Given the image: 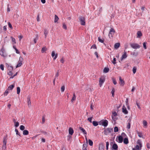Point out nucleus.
I'll list each match as a JSON object with an SVG mask.
<instances>
[{"label":"nucleus","mask_w":150,"mask_h":150,"mask_svg":"<svg viewBox=\"0 0 150 150\" xmlns=\"http://www.w3.org/2000/svg\"><path fill=\"white\" fill-rule=\"evenodd\" d=\"M137 145L135 147V149L137 150H141L142 146V143L141 140L138 139L137 141Z\"/></svg>","instance_id":"obj_1"},{"label":"nucleus","mask_w":150,"mask_h":150,"mask_svg":"<svg viewBox=\"0 0 150 150\" xmlns=\"http://www.w3.org/2000/svg\"><path fill=\"white\" fill-rule=\"evenodd\" d=\"M7 139L6 137L3 138V145L2 147V150H6V143Z\"/></svg>","instance_id":"obj_2"},{"label":"nucleus","mask_w":150,"mask_h":150,"mask_svg":"<svg viewBox=\"0 0 150 150\" xmlns=\"http://www.w3.org/2000/svg\"><path fill=\"white\" fill-rule=\"evenodd\" d=\"M108 122L106 120H103L99 122V124L100 125H102L104 127H106L108 125Z\"/></svg>","instance_id":"obj_3"},{"label":"nucleus","mask_w":150,"mask_h":150,"mask_svg":"<svg viewBox=\"0 0 150 150\" xmlns=\"http://www.w3.org/2000/svg\"><path fill=\"white\" fill-rule=\"evenodd\" d=\"M105 77L103 76H101L100 78H99V85L100 87H101L104 82L105 81Z\"/></svg>","instance_id":"obj_4"},{"label":"nucleus","mask_w":150,"mask_h":150,"mask_svg":"<svg viewBox=\"0 0 150 150\" xmlns=\"http://www.w3.org/2000/svg\"><path fill=\"white\" fill-rule=\"evenodd\" d=\"M115 31L113 28H111L109 32L108 36L110 38H112L113 35L114 34Z\"/></svg>","instance_id":"obj_5"},{"label":"nucleus","mask_w":150,"mask_h":150,"mask_svg":"<svg viewBox=\"0 0 150 150\" xmlns=\"http://www.w3.org/2000/svg\"><path fill=\"white\" fill-rule=\"evenodd\" d=\"M130 45L131 47L134 49H138L140 47V46L137 43H130Z\"/></svg>","instance_id":"obj_6"},{"label":"nucleus","mask_w":150,"mask_h":150,"mask_svg":"<svg viewBox=\"0 0 150 150\" xmlns=\"http://www.w3.org/2000/svg\"><path fill=\"white\" fill-rule=\"evenodd\" d=\"M80 21L81 25H85V18L84 17H80L79 18Z\"/></svg>","instance_id":"obj_7"},{"label":"nucleus","mask_w":150,"mask_h":150,"mask_svg":"<svg viewBox=\"0 0 150 150\" xmlns=\"http://www.w3.org/2000/svg\"><path fill=\"white\" fill-rule=\"evenodd\" d=\"M23 61V58L21 57H20L19 58V60L18 62V64L16 67V68H17L18 67H21L22 64V62Z\"/></svg>","instance_id":"obj_8"},{"label":"nucleus","mask_w":150,"mask_h":150,"mask_svg":"<svg viewBox=\"0 0 150 150\" xmlns=\"http://www.w3.org/2000/svg\"><path fill=\"white\" fill-rule=\"evenodd\" d=\"M119 79L120 81L119 83L120 86H123L125 84L124 81L123 79H122L121 76L119 77Z\"/></svg>","instance_id":"obj_9"},{"label":"nucleus","mask_w":150,"mask_h":150,"mask_svg":"<svg viewBox=\"0 0 150 150\" xmlns=\"http://www.w3.org/2000/svg\"><path fill=\"white\" fill-rule=\"evenodd\" d=\"M127 57V53L125 50L124 51L123 54L122 55L121 58V61L123 59H125Z\"/></svg>","instance_id":"obj_10"},{"label":"nucleus","mask_w":150,"mask_h":150,"mask_svg":"<svg viewBox=\"0 0 150 150\" xmlns=\"http://www.w3.org/2000/svg\"><path fill=\"white\" fill-rule=\"evenodd\" d=\"M6 66L7 67L9 71H12L13 69V67L8 64H6Z\"/></svg>","instance_id":"obj_11"},{"label":"nucleus","mask_w":150,"mask_h":150,"mask_svg":"<svg viewBox=\"0 0 150 150\" xmlns=\"http://www.w3.org/2000/svg\"><path fill=\"white\" fill-rule=\"evenodd\" d=\"M122 111L123 113L125 114H127L128 113V111L127 110L126 108L124 105L122 107Z\"/></svg>","instance_id":"obj_12"},{"label":"nucleus","mask_w":150,"mask_h":150,"mask_svg":"<svg viewBox=\"0 0 150 150\" xmlns=\"http://www.w3.org/2000/svg\"><path fill=\"white\" fill-rule=\"evenodd\" d=\"M51 55L52 57H54V59L55 60L57 57L58 54H55L54 52L53 51L52 52Z\"/></svg>","instance_id":"obj_13"},{"label":"nucleus","mask_w":150,"mask_h":150,"mask_svg":"<svg viewBox=\"0 0 150 150\" xmlns=\"http://www.w3.org/2000/svg\"><path fill=\"white\" fill-rule=\"evenodd\" d=\"M99 150H104V146L103 144H99Z\"/></svg>","instance_id":"obj_14"},{"label":"nucleus","mask_w":150,"mask_h":150,"mask_svg":"<svg viewBox=\"0 0 150 150\" xmlns=\"http://www.w3.org/2000/svg\"><path fill=\"white\" fill-rule=\"evenodd\" d=\"M112 150L113 149L115 150H117L118 149L117 145L116 144H114L112 146Z\"/></svg>","instance_id":"obj_15"},{"label":"nucleus","mask_w":150,"mask_h":150,"mask_svg":"<svg viewBox=\"0 0 150 150\" xmlns=\"http://www.w3.org/2000/svg\"><path fill=\"white\" fill-rule=\"evenodd\" d=\"M0 54L3 57H5L6 54L3 50H1L0 51Z\"/></svg>","instance_id":"obj_16"},{"label":"nucleus","mask_w":150,"mask_h":150,"mask_svg":"<svg viewBox=\"0 0 150 150\" xmlns=\"http://www.w3.org/2000/svg\"><path fill=\"white\" fill-rule=\"evenodd\" d=\"M74 130L71 127H70L69 128V133L70 134L72 135L74 133Z\"/></svg>","instance_id":"obj_17"},{"label":"nucleus","mask_w":150,"mask_h":150,"mask_svg":"<svg viewBox=\"0 0 150 150\" xmlns=\"http://www.w3.org/2000/svg\"><path fill=\"white\" fill-rule=\"evenodd\" d=\"M48 33V31L47 29H44V34L45 35V38H46L47 36V35Z\"/></svg>","instance_id":"obj_18"},{"label":"nucleus","mask_w":150,"mask_h":150,"mask_svg":"<svg viewBox=\"0 0 150 150\" xmlns=\"http://www.w3.org/2000/svg\"><path fill=\"white\" fill-rule=\"evenodd\" d=\"M128 121V122L127 124V128L129 129L130 128L131 120L130 119H129Z\"/></svg>","instance_id":"obj_19"},{"label":"nucleus","mask_w":150,"mask_h":150,"mask_svg":"<svg viewBox=\"0 0 150 150\" xmlns=\"http://www.w3.org/2000/svg\"><path fill=\"white\" fill-rule=\"evenodd\" d=\"M119 142L120 143H122L123 140V138L121 136H119L118 138Z\"/></svg>","instance_id":"obj_20"},{"label":"nucleus","mask_w":150,"mask_h":150,"mask_svg":"<svg viewBox=\"0 0 150 150\" xmlns=\"http://www.w3.org/2000/svg\"><path fill=\"white\" fill-rule=\"evenodd\" d=\"M79 129L80 130H81L82 131V132H83V133L84 134H87V133H86V131L83 128H82L81 127H79Z\"/></svg>","instance_id":"obj_21"},{"label":"nucleus","mask_w":150,"mask_h":150,"mask_svg":"<svg viewBox=\"0 0 150 150\" xmlns=\"http://www.w3.org/2000/svg\"><path fill=\"white\" fill-rule=\"evenodd\" d=\"M136 133L138 135V136L140 137H142L143 135L142 133L141 132H139L138 131H136Z\"/></svg>","instance_id":"obj_22"},{"label":"nucleus","mask_w":150,"mask_h":150,"mask_svg":"<svg viewBox=\"0 0 150 150\" xmlns=\"http://www.w3.org/2000/svg\"><path fill=\"white\" fill-rule=\"evenodd\" d=\"M124 143L125 144H127L129 143L128 139L127 138L125 137L124 138L123 141Z\"/></svg>","instance_id":"obj_23"},{"label":"nucleus","mask_w":150,"mask_h":150,"mask_svg":"<svg viewBox=\"0 0 150 150\" xmlns=\"http://www.w3.org/2000/svg\"><path fill=\"white\" fill-rule=\"evenodd\" d=\"M88 146V144L86 143L83 145L82 149L83 150H86V148Z\"/></svg>","instance_id":"obj_24"},{"label":"nucleus","mask_w":150,"mask_h":150,"mask_svg":"<svg viewBox=\"0 0 150 150\" xmlns=\"http://www.w3.org/2000/svg\"><path fill=\"white\" fill-rule=\"evenodd\" d=\"M11 39L12 40V44L13 45H14L16 43V41L15 38L13 37H11Z\"/></svg>","instance_id":"obj_25"},{"label":"nucleus","mask_w":150,"mask_h":150,"mask_svg":"<svg viewBox=\"0 0 150 150\" xmlns=\"http://www.w3.org/2000/svg\"><path fill=\"white\" fill-rule=\"evenodd\" d=\"M30 97H28L27 98V100H28V105L29 106H30L31 105V101H30Z\"/></svg>","instance_id":"obj_26"},{"label":"nucleus","mask_w":150,"mask_h":150,"mask_svg":"<svg viewBox=\"0 0 150 150\" xmlns=\"http://www.w3.org/2000/svg\"><path fill=\"white\" fill-rule=\"evenodd\" d=\"M137 38H140L142 35V33L140 31H138L137 32Z\"/></svg>","instance_id":"obj_27"},{"label":"nucleus","mask_w":150,"mask_h":150,"mask_svg":"<svg viewBox=\"0 0 150 150\" xmlns=\"http://www.w3.org/2000/svg\"><path fill=\"white\" fill-rule=\"evenodd\" d=\"M29 134V132L28 130H25L23 132V134L24 135H28Z\"/></svg>","instance_id":"obj_28"},{"label":"nucleus","mask_w":150,"mask_h":150,"mask_svg":"<svg viewBox=\"0 0 150 150\" xmlns=\"http://www.w3.org/2000/svg\"><path fill=\"white\" fill-rule=\"evenodd\" d=\"M120 43H117L115 44L114 47L115 49H118L120 46Z\"/></svg>","instance_id":"obj_29"},{"label":"nucleus","mask_w":150,"mask_h":150,"mask_svg":"<svg viewBox=\"0 0 150 150\" xmlns=\"http://www.w3.org/2000/svg\"><path fill=\"white\" fill-rule=\"evenodd\" d=\"M109 71V69L108 68L105 67L103 69V72L105 73H107Z\"/></svg>","instance_id":"obj_30"},{"label":"nucleus","mask_w":150,"mask_h":150,"mask_svg":"<svg viewBox=\"0 0 150 150\" xmlns=\"http://www.w3.org/2000/svg\"><path fill=\"white\" fill-rule=\"evenodd\" d=\"M14 86V85H11L9 86L8 88V90H11L13 88Z\"/></svg>","instance_id":"obj_31"},{"label":"nucleus","mask_w":150,"mask_h":150,"mask_svg":"<svg viewBox=\"0 0 150 150\" xmlns=\"http://www.w3.org/2000/svg\"><path fill=\"white\" fill-rule=\"evenodd\" d=\"M76 99V97L75 96V94L74 93L73 95V97L72 98L71 100V101L72 102H73L74 101H75Z\"/></svg>","instance_id":"obj_32"},{"label":"nucleus","mask_w":150,"mask_h":150,"mask_svg":"<svg viewBox=\"0 0 150 150\" xmlns=\"http://www.w3.org/2000/svg\"><path fill=\"white\" fill-rule=\"evenodd\" d=\"M59 19V18L58 16L56 15H55L54 17V22H57Z\"/></svg>","instance_id":"obj_33"},{"label":"nucleus","mask_w":150,"mask_h":150,"mask_svg":"<svg viewBox=\"0 0 150 150\" xmlns=\"http://www.w3.org/2000/svg\"><path fill=\"white\" fill-rule=\"evenodd\" d=\"M98 41L102 43H103L104 42V40L103 39H101L100 37H98Z\"/></svg>","instance_id":"obj_34"},{"label":"nucleus","mask_w":150,"mask_h":150,"mask_svg":"<svg viewBox=\"0 0 150 150\" xmlns=\"http://www.w3.org/2000/svg\"><path fill=\"white\" fill-rule=\"evenodd\" d=\"M47 50V48L45 47H44L42 48L41 50V52L42 53H44Z\"/></svg>","instance_id":"obj_35"},{"label":"nucleus","mask_w":150,"mask_h":150,"mask_svg":"<svg viewBox=\"0 0 150 150\" xmlns=\"http://www.w3.org/2000/svg\"><path fill=\"white\" fill-rule=\"evenodd\" d=\"M137 71V68L136 67H134L132 69V71L133 74H135Z\"/></svg>","instance_id":"obj_36"},{"label":"nucleus","mask_w":150,"mask_h":150,"mask_svg":"<svg viewBox=\"0 0 150 150\" xmlns=\"http://www.w3.org/2000/svg\"><path fill=\"white\" fill-rule=\"evenodd\" d=\"M92 123L94 126H96L98 125V123L96 121H93V122Z\"/></svg>","instance_id":"obj_37"},{"label":"nucleus","mask_w":150,"mask_h":150,"mask_svg":"<svg viewBox=\"0 0 150 150\" xmlns=\"http://www.w3.org/2000/svg\"><path fill=\"white\" fill-rule=\"evenodd\" d=\"M143 122L144 126L147 127V122L146 120H144L143 121Z\"/></svg>","instance_id":"obj_38"},{"label":"nucleus","mask_w":150,"mask_h":150,"mask_svg":"<svg viewBox=\"0 0 150 150\" xmlns=\"http://www.w3.org/2000/svg\"><path fill=\"white\" fill-rule=\"evenodd\" d=\"M8 91V90L7 89L5 91V92L3 94V95H4V96H6L7 95V94L9 93Z\"/></svg>","instance_id":"obj_39"},{"label":"nucleus","mask_w":150,"mask_h":150,"mask_svg":"<svg viewBox=\"0 0 150 150\" xmlns=\"http://www.w3.org/2000/svg\"><path fill=\"white\" fill-rule=\"evenodd\" d=\"M88 143L89 145L91 146H92L93 145V142L90 139H89L88 140Z\"/></svg>","instance_id":"obj_40"},{"label":"nucleus","mask_w":150,"mask_h":150,"mask_svg":"<svg viewBox=\"0 0 150 150\" xmlns=\"http://www.w3.org/2000/svg\"><path fill=\"white\" fill-rule=\"evenodd\" d=\"M20 92V88L19 87L17 88V94H19Z\"/></svg>","instance_id":"obj_41"},{"label":"nucleus","mask_w":150,"mask_h":150,"mask_svg":"<svg viewBox=\"0 0 150 150\" xmlns=\"http://www.w3.org/2000/svg\"><path fill=\"white\" fill-rule=\"evenodd\" d=\"M105 130L106 132H108L110 133L111 132V131L112 130V129L110 128H108Z\"/></svg>","instance_id":"obj_42"},{"label":"nucleus","mask_w":150,"mask_h":150,"mask_svg":"<svg viewBox=\"0 0 150 150\" xmlns=\"http://www.w3.org/2000/svg\"><path fill=\"white\" fill-rule=\"evenodd\" d=\"M115 89L114 88H113L112 91H111V93L112 94V96H113V97H114V92H115Z\"/></svg>","instance_id":"obj_43"},{"label":"nucleus","mask_w":150,"mask_h":150,"mask_svg":"<svg viewBox=\"0 0 150 150\" xmlns=\"http://www.w3.org/2000/svg\"><path fill=\"white\" fill-rule=\"evenodd\" d=\"M112 82H113L114 84V85H116L117 84V82H116L115 79H114L113 78H112Z\"/></svg>","instance_id":"obj_44"},{"label":"nucleus","mask_w":150,"mask_h":150,"mask_svg":"<svg viewBox=\"0 0 150 150\" xmlns=\"http://www.w3.org/2000/svg\"><path fill=\"white\" fill-rule=\"evenodd\" d=\"M121 136H122V137L123 138V137H127V135H126V134L124 133V132H122V133L121 134Z\"/></svg>","instance_id":"obj_45"},{"label":"nucleus","mask_w":150,"mask_h":150,"mask_svg":"<svg viewBox=\"0 0 150 150\" xmlns=\"http://www.w3.org/2000/svg\"><path fill=\"white\" fill-rule=\"evenodd\" d=\"M25 129V127L23 125H21L20 127V129L21 130H24V129Z\"/></svg>","instance_id":"obj_46"},{"label":"nucleus","mask_w":150,"mask_h":150,"mask_svg":"<svg viewBox=\"0 0 150 150\" xmlns=\"http://www.w3.org/2000/svg\"><path fill=\"white\" fill-rule=\"evenodd\" d=\"M15 132H16V134L17 135H18L20 136H21L19 132L18 129H15Z\"/></svg>","instance_id":"obj_47"},{"label":"nucleus","mask_w":150,"mask_h":150,"mask_svg":"<svg viewBox=\"0 0 150 150\" xmlns=\"http://www.w3.org/2000/svg\"><path fill=\"white\" fill-rule=\"evenodd\" d=\"M118 131V128L117 127H115L114 128V131L115 132H117Z\"/></svg>","instance_id":"obj_48"},{"label":"nucleus","mask_w":150,"mask_h":150,"mask_svg":"<svg viewBox=\"0 0 150 150\" xmlns=\"http://www.w3.org/2000/svg\"><path fill=\"white\" fill-rule=\"evenodd\" d=\"M65 90V86H63L61 88V91L62 92H63Z\"/></svg>","instance_id":"obj_49"},{"label":"nucleus","mask_w":150,"mask_h":150,"mask_svg":"<svg viewBox=\"0 0 150 150\" xmlns=\"http://www.w3.org/2000/svg\"><path fill=\"white\" fill-rule=\"evenodd\" d=\"M91 49L93 48V49H97V47H96V45L95 44H94L91 47Z\"/></svg>","instance_id":"obj_50"},{"label":"nucleus","mask_w":150,"mask_h":150,"mask_svg":"<svg viewBox=\"0 0 150 150\" xmlns=\"http://www.w3.org/2000/svg\"><path fill=\"white\" fill-rule=\"evenodd\" d=\"M116 58L114 57L113 58V61H112V63L114 64H115L116 63Z\"/></svg>","instance_id":"obj_51"},{"label":"nucleus","mask_w":150,"mask_h":150,"mask_svg":"<svg viewBox=\"0 0 150 150\" xmlns=\"http://www.w3.org/2000/svg\"><path fill=\"white\" fill-rule=\"evenodd\" d=\"M0 68L3 71L4 70V66L2 64H1L0 65Z\"/></svg>","instance_id":"obj_52"},{"label":"nucleus","mask_w":150,"mask_h":150,"mask_svg":"<svg viewBox=\"0 0 150 150\" xmlns=\"http://www.w3.org/2000/svg\"><path fill=\"white\" fill-rule=\"evenodd\" d=\"M147 148L148 149H150V144L149 143H147L146 144Z\"/></svg>","instance_id":"obj_53"},{"label":"nucleus","mask_w":150,"mask_h":150,"mask_svg":"<svg viewBox=\"0 0 150 150\" xmlns=\"http://www.w3.org/2000/svg\"><path fill=\"white\" fill-rule=\"evenodd\" d=\"M8 25L9 26V27L11 28V29H13V27L12 26L10 22H8Z\"/></svg>","instance_id":"obj_54"},{"label":"nucleus","mask_w":150,"mask_h":150,"mask_svg":"<svg viewBox=\"0 0 150 150\" xmlns=\"http://www.w3.org/2000/svg\"><path fill=\"white\" fill-rule=\"evenodd\" d=\"M146 42H144V43H143V47H144V48L145 49H146Z\"/></svg>","instance_id":"obj_55"},{"label":"nucleus","mask_w":150,"mask_h":150,"mask_svg":"<svg viewBox=\"0 0 150 150\" xmlns=\"http://www.w3.org/2000/svg\"><path fill=\"white\" fill-rule=\"evenodd\" d=\"M63 28L66 30L67 29L66 25L64 23H63Z\"/></svg>","instance_id":"obj_56"},{"label":"nucleus","mask_w":150,"mask_h":150,"mask_svg":"<svg viewBox=\"0 0 150 150\" xmlns=\"http://www.w3.org/2000/svg\"><path fill=\"white\" fill-rule=\"evenodd\" d=\"M8 75L10 76H12L13 74L12 72V71H9L8 72Z\"/></svg>","instance_id":"obj_57"},{"label":"nucleus","mask_w":150,"mask_h":150,"mask_svg":"<svg viewBox=\"0 0 150 150\" xmlns=\"http://www.w3.org/2000/svg\"><path fill=\"white\" fill-rule=\"evenodd\" d=\"M38 39V37L37 36L34 39V42L35 43H36Z\"/></svg>","instance_id":"obj_58"},{"label":"nucleus","mask_w":150,"mask_h":150,"mask_svg":"<svg viewBox=\"0 0 150 150\" xmlns=\"http://www.w3.org/2000/svg\"><path fill=\"white\" fill-rule=\"evenodd\" d=\"M109 145V142H107L106 143V149L107 150L108 149V147Z\"/></svg>","instance_id":"obj_59"},{"label":"nucleus","mask_w":150,"mask_h":150,"mask_svg":"<svg viewBox=\"0 0 150 150\" xmlns=\"http://www.w3.org/2000/svg\"><path fill=\"white\" fill-rule=\"evenodd\" d=\"M93 117H91L88 118V120L91 123L92 122V120Z\"/></svg>","instance_id":"obj_60"},{"label":"nucleus","mask_w":150,"mask_h":150,"mask_svg":"<svg viewBox=\"0 0 150 150\" xmlns=\"http://www.w3.org/2000/svg\"><path fill=\"white\" fill-rule=\"evenodd\" d=\"M14 125L16 127H18L19 125V123L18 122H16L14 123Z\"/></svg>","instance_id":"obj_61"},{"label":"nucleus","mask_w":150,"mask_h":150,"mask_svg":"<svg viewBox=\"0 0 150 150\" xmlns=\"http://www.w3.org/2000/svg\"><path fill=\"white\" fill-rule=\"evenodd\" d=\"M45 120V119L44 117H42V123L43 124L44 123Z\"/></svg>","instance_id":"obj_62"},{"label":"nucleus","mask_w":150,"mask_h":150,"mask_svg":"<svg viewBox=\"0 0 150 150\" xmlns=\"http://www.w3.org/2000/svg\"><path fill=\"white\" fill-rule=\"evenodd\" d=\"M59 76V71H57L55 76V78Z\"/></svg>","instance_id":"obj_63"},{"label":"nucleus","mask_w":150,"mask_h":150,"mask_svg":"<svg viewBox=\"0 0 150 150\" xmlns=\"http://www.w3.org/2000/svg\"><path fill=\"white\" fill-rule=\"evenodd\" d=\"M136 105L137 106L138 108L139 109H140L141 108L140 107L139 104L138 103H136Z\"/></svg>","instance_id":"obj_64"}]
</instances>
